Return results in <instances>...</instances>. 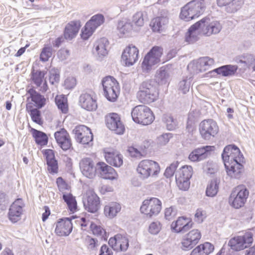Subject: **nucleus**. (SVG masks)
Returning a JSON list of instances; mask_svg holds the SVG:
<instances>
[{
    "instance_id": "nucleus-53",
    "label": "nucleus",
    "mask_w": 255,
    "mask_h": 255,
    "mask_svg": "<svg viewBox=\"0 0 255 255\" xmlns=\"http://www.w3.org/2000/svg\"><path fill=\"white\" fill-rule=\"evenodd\" d=\"M176 184L180 190L187 191L190 185V179L178 178V181L176 179Z\"/></svg>"
},
{
    "instance_id": "nucleus-2",
    "label": "nucleus",
    "mask_w": 255,
    "mask_h": 255,
    "mask_svg": "<svg viewBox=\"0 0 255 255\" xmlns=\"http://www.w3.org/2000/svg\"><path fill=\"white\" fill-rule=\"evenodd\" d=\"M159 95V91L154 81H145L141 83L137 93L139 101L144 104H149L156 101Z\"/></svg>"
},
{
    "instance_id": "nucleus-29",
    "label": "nucleus",
    "mask_w": 255,
    "mask_h": 255,
    "mask_svg": "<svg viewBox=\"0 0 255 255\" xmlns=\"http://www.w3.org/2000/svg\"><path fill=\"white\" fill-rule=\"evenodd\" d=\"M244 3V0H217L219 6H226L228 12L232 13L240 9Z\"/></svg>"
},
{
    "instance_id": "nucleus-1",
    "label": "nucleus",
    "mask_w": 255,
    "mask_h": 255,
    "mask_svg": "<svg viewBox=\"0 0 255 255\" xmlns=\"http://www.w3.org/2000/svg\"><path fill=\"white\" fill-rule=\"evenodd\" d=\"M222 156L227 174L232 178H239L243 170L241 163L244 161L240 149L235 145L226 146Z\"/></svg>"
},
{
    "instance_id": "nucleus-8",
    "label": "nucleus",
    "mask_w": 255,
    "mask_h": 255,
    "mask_svg": "<svg viewBox=\"0 0 255 255\" xmlns=\"http://www.w3.org/2000/svg\"><path fill=\"white\" fill-rule=\"evenodd\" d=\"M249 194L248 190L245 186H238L232 190L229 199V203L233 207L239 209L244 205Z\"/></svg>"
},
{
    "instance_id": "nucleus-57",
    "label": "nucleus",
    "mask_w": 255,
    "mask_h": 255,
    "mask_svg": "<svg viewBox=\"0 0 255 255\" xmlns=\"http://www.w3.org/2000/svg\"><path fill=\"white\" fill-rule=\"evenodd\" d=\"M128 150L130 155L132 157L141 158L143 156V151L141 149L135 147V146H129Z\"/></svg>"
},
{
    "instance_id": "nucleus-11",
    "label": "nucleus",
    "mask_w": 255,
    "mask_h": 255,
    "mask_svg": "<svg viewBox=\"0 0 255 255\" xmlns=\"http://www.w3.org/2000/svg\"><path fill=\"white\" fill-rule=\"evenodd\" d=\"M199 129L202 137L205 140H209L218 133L219 127L215 121L209 119L200 123Z\"/></svg>"
},
{
    "instance_id": "nucleus-41",
    "label": "nucleus",
    "mask_w": 255,
    "mask_h": 255,
    "mask_svg": "<svg viewBox=\"0 0 255 255\" xmlns=\"http://www.w3.org/2000/svg\"><path fill=\"white\" fill-rule=\"evenodd\" d=\"M32 134L38 144L44 145L47 143L48 137L45 133L34 129Z\"/></svg>"
},
{
    "instance_id": "nucleus-28",
    "label": "nucleus",
    "mask_w": 255,
    "mask_h": 255,
    "mask_svg": "<svg viewBox=\"0 0 255 255\" xmlns=\"http://www.w3.org/2000/svg\"><path fill=\"white\" fill-rule=\"evenodd\" d=\"M214 146H206L194 150L189 155V159L192 161H198L207 157L210 151L213 150Z\"/></svg>"
},
{
    "instance_id": "nucleus-4",
    "label": "nucleus",
    "mask_w": 255,
    "mask_h": 255,
    "mask_svg": "<svg viewBox=\"0 0 255 255\" xmlns=\"http://www.w3.org/2000/svg\"><path fill=\"white\" fill-rule=\"evenodd\" d=\"M133 121L138 124L144 126L151 124L154 116L151 110L145 105H138L133 108L131 112Z\"/></svg>"
},
{
    "instance_id": "nucleus-9",
    "label": "nucleus",
    "mask_w": 255,
    "mask_h": 255,
    "mask_svg": "<svg viewBox=\"0 0 255 255\" xmlns=\"http://www.w3.org/2000/svg\"><path fill=\"white\" fill-rule=\"evenodd\" d=\"M253 242V234L247 232L242 235L237 236L230 239L229 246L235 251H240L248 248Z\"/></svg>"
},
{
    "instance_id": "nucleus-61",
    "label": "nucleus",
    "mask_w": 255,
    "mask_h": 255,
    "mask_svg": "<svg viewBox=\"0 0 255 255\" xmlns=\"http://www.w3.org/2000/svg\"><path fill=\"white\" fill-rule=\"evenodd\" d=\"M76 85V80L74 77H69L66 78L64 81L65 88L71 89L73 88Z\"/></svg>"
},
{
    "instance_id": "nucleus-64",
    "label": "nucleus",
    "mask_w": 255,
    "mask_h": 255,
    "mask_svg": "<svg viewBox=\"0 0 255 255\" xmlns=\"http://www.w3.org/2000/svg\"><path fill=\"white\" fill-rule=\"evenodd\" d=\"M99 255H113L112 250L108 246L103 245L101 247Z\"/></svg>"
},
{
    "instance_id": "nucleus-45",
    "label": "nucleus",
    "mask_w": 255,
    "mask_h": 255,
    "mask_svg": "<svg viewBox=\"0 0 255 255\" xmlns=\"http://www.w3.org/2000/svg\"><path fill=\"white\" fill-rule=\"evenodd\" d=\"M53 48L51 45H45L42 48L40 55V59L41 61L46 62L52 56Z\"/></svg>"
},
{
    "instance_id": "nucleus-46",
    "label": "nucleus",
    "mask_w": 255,
    "mask_h": 255,
    "mask_svg": "<svg viewBox=\"0 0 255 255\" xmlns=\"http://www.w3.org/2000/svg\"><path fill=\"white\" fill-rule=\"evenodd\" d=\"M55 100L58 108L60 110L62 113L65 114L67 113L68 111L67 99L62 96H56Z\"/></svg>"
},
{
    "instance_id": "nucleus-58",
    "label": "nucleus",
    "mask_w": 255,
    "mask_h": 255,
    "mask_svg": "<svg viewBox=\"0 0 255 255\" xmlns=\"http://www.w3.org/2000/svg\"><path fill=\"white\" fill-rule=\"evenodd\" d=\"M161 228L159 222L156 221L151 223L149 227V232L153 235H156L159 233Z\"/></svg>"
},
{
    "instance_id": "nucleus-26",
    "label": "nucleus",
    "mask_w": 255,
    "mask_h": 255,
    "mask_svg": "<svg viewBox=\"0 0 255 255\" xmlns=\"http://www.w3.org/2000/svg\"><path fill=\"white\" fill-rule=\"evenodd\" d=\"M54 136L58 145L63 150L69 149L71 145L70 136L67 131L64 128L55 132Z\"/></svg>"
},
{
    "instance_id": "nucleus-5",
    "label": "nucleus",
    "mask_w": 255,
    "mask_h": 255,
    "mask_svg": "<svg viewBox=\"0 0 255 255\" xmlns=\"http://www.w3.org/2000/svg\"><path fill=\"white\" fill-rule=\"evenodd\" d=\"M163 54V48L160 46H155L145 56L142 63V68L144 72H148L153 66L158 64Z\"/></svg>"
},
{
    "instance_id": "nucleus-48",
    "label": "nucleus",
    "mask_w": 255,
    "mask_h": 255,
    "mask_svg": "<svg viewBox=\"0 0 255 255\" xmlns=\"http://www.w3.org/2000/svg\"><path fill=\"white\" fill-rule=\"evenodd\" d=\"M163 122L166 126L167 129L169 130H172L175 128V122L173 116L171 114H167L164 116Z\"/></svg>"
},
{
    "instance_id": "nucleus-13",
    "label": "nucleus",
    "mask_w": 255,
    "mask_h": 255,
    "mask_svg": "<svg viewBox=\"0 0 255 255\" xmlns=\"http://www.w3.org/2000/svg\"><path fill=\"white\" fill-rule=\"evenodd\" d=\"M104 16L102 14H97L93 16L85 25L84 29L82 31L81 37L84 40L88 39L92 35L96 29L103 23Z\"/></svg>"
},
{
    "instance_id": "nucleus-33",
    "label": "nucleus",
    "mask_w": 255,
    "mask_h": 255,
    "mask_svg": "<svg viewBox=\"0 0 255 255\" xmlns=\"http://www.w3.org/2000/svg\"><path fill=\"white\" fill-rule=\"evenodd\" d=\"M27 93L29 95L31 101L35 103L36 107L38 108H41L45 105L46 99L44 97L33 88H30L27 91Z\"/></svg>"
},
{
    "instance_id": "nucleus-19",
    "label": "nucleus",
    "mask_w": 255,
    "mask_h": 255,
    "mask_svg": "<svg viewBox=\"0 0 255 255\" xmlns=\"http://www.w3.org/2000/svg\"><path fill=\"white\" fill-rule=\"evenodd\" d=\"M109 42L106 38L98 39L94 44L93 53L97 59L102 61L108 54Z\"/></svg>"
},
{
    "instance_id": "nucleus-42",
    "label": "nucleus",
    "mask_w": 255,
    "mask_h": 255,
    "mask_svg": "<svg viewBox=\"0 0 255 255\" xmlns=\"http://www.w3.org/2000/svg\"><path fill=\"white\" fill-rule=\"evenodd\" d=\"M63 199L66 203L69 210L74 212L77 209V202L75 197L70 193L63 195Z\"/></svg>"
},
{
    "instance_id": "nucleus-38",
    "label": "nucleus",
    "mask_w": 255,
    "mask_h": 255,
    "mask_svg": "<svg viewBox=\"0 0 255 255\" xmlns=\"http://www.w3.org/2000/svg\"><path fill=\"white\" fill-rule=\"evenodd\" d=\"M117 29L121 34L124 35L129 33L133 27L129 20L123 19L119 21Z\"/></svg>"
},
{
    "instance_id": "nucleus-20",
    "label": "nucleus",
    "mask_w": 255,
    "mask_h": 255,
    "mask_svg": "<svg viewBox=\"0 0 255 255\" xmlns=\"http://www.w3.org/2000/svg\"><path fill=\"white\" fill-rule=\"evenodd\" d=\"M80 106L89 111H95L97 108L96 97L94 94L87 92L81 94L79 98Z\"/></svg>"
},
{
    "instance_id": "nucleus-18",
    "label": "nucleus",
    "mask_w": 255,
    "mask_h": 255,
    "mask_svg": "<svg viewBox=\"0 0 255 255\" xmlns=\"http://www.w3.org/2000/svg\"><path fill=\"white\" fill-rule=\"evenodd\" d=\"M138 55V49L133 45H129L123 52L122 62L127 66H131L137 61Z\"/></svg>"
},
{
    "instance_id": "nucleus-30",
    "label": "nucleus",
    "mask_w": 255,
    "mask_h": 255,
    "mask_svg": "<svg viewBox=\"0 0 255 255\" xmlns=\"http://www.w3.org/2000/svg\"><path fill=\"white\" fill-rule=\"evenodd\" d=\"M79 21H72L68 23L65 28L64 37L66 39L71 40L77 35L80 29Z\"/></svg>"
},
{
    "instance_id": "nucleus-7",
    "label": "nucleus",
    "mask_w": 255,
    "mask_h": 255,
    "mask_svg": "<svg viewBox=\"0 0 255 255\" xmlns=\"http://www.w3.org/2000/svg\"><path fill=\"white\" fill-rule=\"evenodd\" d=\"M136 170L139 177L145 179L150 176H157L160 172V167L155 161L143 160L139 163Z\"/></svg>"
},
{
    "instance_id": "nucleus-39",
    "label": "nucleus",
    "mask_w": 255,
    "mask_h": 255,
    "mask_svg": "<svg viewBox=\"0 0 255 255\" xmlns=\"http://www.w3.org/2000/svg\"><path fill=\"white\" fill-rule=\"evenodd\" d=\"M144 20L142 12H137L133 15L131 24L133 25L134 30H137L139 28L142 27L144 25Z\"/></svg>"
},
{
    "instance_id": "nucleus-32",
    "label": "nucleus",
    "mask_w": 255,
    "mask_h": 255,
    "mask_svg": "<svg viewBox=\"0 0 255 255\" xmlns=\"http://www.w3.org/2000/svg\"><path fill=\"white\" fill-rule=\"evenodd\" d=\"M202 34L200 31V25L198 22L192 25L188 30L186 36V40L189 43H193L198 39V35Z\"/></svg>"
},
{
    "instance_id": "nucleus-52",
    "label": "nucleus",
    "mask_w": 255,
    "mask_h": 255,
    "mask_svg": "<svg viewBox=\"0 0 255 255\" xmlns=\"http://www.w3.org/2000/svg\"><path fill=\"white\" fill-rule=\"evenodd\" d=\"M198 246L201 248V251L203 255H208L214 250V246L209 242H205Z\"/></svg>"
},
{
    "instance_id": "nucleus-21",
    "label": "nucleus",
    "mask_w": 255,
    "mask_h": 255,
    "mask_svg": "<svg viewBox=\"0 0 255 255\" xmlns=\"http://www.w3.org/2000/svg\"><path fill=\"white\" fill-rule=\"evenodd\" d=\"M24 206V202L21 198L17 199L10 205L9 209L8 217L12 222H17L21 219Z\"/></svg>"
},
{
    "instance_id": "nucleus-47",
    "label": "nucleus",
    "mask_w": 255,
    "mask_h": 255,
    "mask_svg": "<svg viewBox=\"0 0 255 255\" xmlns=\"http://www.w3.org/2000/svg\"><path fill=\"white\" fill-rule=\"evenodd\" d=\"M45 74V72L41 71H36L32 73V80L37 87H40L41 85Z\"/></svg>"
},
{
    "instance_id": "nucleus-35",
    "label": "nucleus",
    "mask_w": 255,
    "mask_h": 255,
    "mask_svg": "<svg viewBox=\"0 0 255 255\" xmlns=\"http://www.w3.org/2000/svg\"><path fill=\"white\" fill-rule=\"evenodd\" d=\"M169 74L167 67H161L157 70L155 80L158 84H165L169 80Z\"/></svg>"
},
{
    "instance_id": "nucleus-16",
    "label": "nucleus",
    "mask_w": 255,
    "mask_h": 255,
    "mask_svg": "<svg viewBox=\"0 0 255 255\" xmlns=\"http://www.w3.org/2000/svg\"><path fill=\"white\" fill-rule=\"evenodd\" d=\"M83 202L85 209L88 212L95 213L100 208V199L93 191L89 190L86 192Z\"/></svg>"
},
{
    "instance_id": "nucleus-44",
    "label": "nucleus",
    "mask_w": 255,
    "mask_h": 255,
    "mask_svg": "<svg viewBox=\"0 0 255 255\" xmlns=\"http://www.w3.org/2000/svg\"><path fill=\"white\" fill-rule=\"evenodd\" d=\"M192 175V168L190 166L184 165L179 169L178 178L190 179Z\"/></svg>"
},
{
    "instance_id": "nucleus-59",
    "label": "nucleus",
    "mask_w": 255,
    "mask_h": 255,
    "mask_svg": "<svg viewBox=\"0 0 255 255\" xmlns=\"http://www.w3.org/2000/svg\"><path fill=\"white\" fill-rule=\"evenodd\" d=\"M47 169L50 173L54 174L58 172V163L56 160L46 162Z\"/></svg>"
},
{
    "instance_id": "nucleus-6",
    "label": "nucleus",
    "mask_w": 255,
    "mask_h": 255,
    "mask_svg": "<svg viewBox=\"0 0 255 255\" xmlns=\"http://www.w3.org/2000/svg\"><path fill=\"white\" fill-rule=\"evenodd\" d=\"M102 85L104 95L107 100L115 102L120 94L119 85L117 80L113 77L107 76L103 78Z\"/></svg>"
},
{
    "instance_id": "nucleus-49",
    "label": "nucleus",
    "mask_w": 255,
    "mask_h": 255,
    "mask_svg": "<svg viewBox=\"0 0 255 255\" xmlns=\"http://www.w3.org/2000/svg\"><path fill=\"white\" fill-rule=\"evenodd\" d=\"M87 247L90 251H96L100 246V243L97 239L88 237L86 240Z\"/></svg>"
},
{
    "instance_id": "nucleus-31",
    "label": "nucleus",
    "mask_w": 255,
    "mask_h": 255,
    "mask_svg": "<svg viewBox=\"0 0 255 255\" xmlns=\"http://www.w3.org/2000/svg\"><path fill=\"white\" fill-rule=\"evenodd\" d=\"M193 226L190 219L180 217L176 220V233H185L189 231Z\"/></svg>"
},
{
    "instance_id": "nucleus-55",
    "label": "nucleus",
    "mask_w": 255,
    "mask_h": 255,
    "mask_svg": "<svg viewBox=\"0 0 255 255\" xmlns=\"http://www.w3.org/2000/svg\"><path fill=\"white\" fill-rule=\"evenodd\" d=\"M90 229L93 234L97 236L103 237L106 233L105 230L103 229L100 226L97 225V224L93 223H91Z\"/></svg>"
},
{
    "instance_id": "nucleus-10",
    "label": "nucleus",
    "mask_w": 255,
    "mask_h": 255,
    "mask_svg": "<svg viewBox=\"0 0 255 255\" xmlns=\"http://www.w3.org/2000/svg\"><path fill=\"white\" fill-rule=\"evenodd\" d=\"M161 204V202L158 199L150 198L143 201L140 210L142 213L151 217L157 215L160 213L162 208Z\"/></svg>"
},
{
    "instance_id": "nucleus-3",
    "label": "nucleus",
    "mask_w": 255,
    "mask_h": 255,
    "mask_svg": "<svg viewBox=\"0 0 255 255\" xmlns=\"http://www.w3.org/2000/svg\"><path fill=\"white\" fill-rule=\"evenodd\" d=\"M205 9L204 0H194L189 2L181 10L180 17L188 21L198 17Z\"/></svg>"
},
{
    "instance_id": "nucleus-43",
    "label": "nucleus",
    "mask_w": 255,
    "mask_h": 255,
    "mask_svg": "<svg viewBox=\"0 0 255 255\" xmlns=\"http://www.w3.org/2000/svg\"><path fill=\"white\" fill-rule=\"evenodd\" d=\"M218 184L216 180H212L207 185L206 194L207 196L214 197L218 192Z\"/></svg>"
},
{
    "instance_id": "nucleus-62",
    "label": "nucleus",
    "mask_w": 255,
    "mask_h": 255,
    "mask_svg": "<svg viewBox=\"0 0 255 255\" xmlns=\"http://www.w3.org/2000/svg\"><path fill=\"white\" fill-rule=\"evenodd\" d=\"M59 190L62 192L69 189V186L62 177H58L56 180Z\"/></svg>"
},
{
    "instance_id": "nucleus-36",
    "label": "nucleus",
    "mask_w": 255,
    "mask_h": 255,
    "mask_svg": "<svg viewBox=\"0 0 255 255\" xmlns=\"http://www.w3.org/2000/svg\"><path fill=\"white\" fill-rule=\"evenodd\" d=\"M168 19L165 17H157L153 18L150 24L152 30L154 32H160L167 23Z\"/></svg>"
},
{
    "instance_id": "nucleus-34",
    "label": "nucleus",
    "mask_w": 255,
    "mask_h": 255,
    "mask_svg": "<svg viewBox=\"0 0 255 255\" xmlns=\"http://www.w3.org/2000/svg\"><path fill=\"white\" fill-rule=\"evenodd\" d=\"M238 68L237 65H226L214 69V71L223 76L228 77L234 75Z\"/></svg>"
},
{
    "instance_id": "nucleus-63",
    "label": "nucleus",
    "mask_w": 255,
    "mask_h": 255,
    "mask_svg": "<svg viewBox=\"0 0 255 255\" xmlns=\"http://www.w3.org/2000/svg\"><path fill=\"white\" fill-rule=\"evenodd\" d=\"M205 215L204 211L201 209H197L195 214V221L199 223H202L205 217Z\"/></svg>"
},
{
    "instance_id": "nucleus-54",
    "label": "nucleus",
    "mask_w": 255,
    "mask_h": 255,
    "mask_svg": "<svg viewBox=\"0 0 255 255\" xmlns=\"http://www.w3.org/2000/svg\"><path fill=\"white\" fill-rule=\"evenodd\" d=\"M30 115L32 120L36 124L41 125L42 122L41 119L40 112L37 109H32L30 111Z\"/></svg>"
},
{
    "instance_id": "nucleus-51",
    "label": "nucleus",
    "mask_w": 255,
    "mask_h": 255,
    "mask_svg": "<svg viewBox=\"0 0 255 255\" xmlns=\"http://www.w3.org/2000/svg\"><path fill=\"white\" fill-rule=\"evenodd\" d=\"M60 80V75L58 69H52L49 71V82L52 85L58 83Z\"/></svg>"
},
{
    "instance_id": "nucleus-22",
    "label": "nucleus",
    "mask_w": 255,
    "mask_h": 255,
    "mask_svg": "<svg viewBox=\"0 0 255 255\" xmlns=\"http://www.w3.org/2000/svg\"><path fill=\"white\" fill-rule=\"evenodd\" d=\"M82 174L87 178H93L96 173V165L93 159L89 157L83 158L79 163Z\"/></svg>"
},
{
    "instance_id": "nucleus-37",
    "label": "nucleus",
    "mask_w": 255,
    "mask_h": 255,
    "mask_svg": "<svg viewBox=\"0 0 255 255\" xmlns=\"http://www.w3.org/2000/svg\"><path fill=\"white\" fill-rule=\"evenodd\" d=\"M121 210V206L119 203L111 202L105 206L104 213L107 217L110 218H113L117 215Z\"/></svg>"
},
{
    "instance_id": "nucleus-50",
    "label": "nucleus",
    "mask_w": 255,
    "mask_h": 255,
    "mask_svg": "<svg viewBox=\"0 0 255 255\" xmlns=\"http://www.w3.org/2000/svg\"><path fill=\"white\" fill-rule=\"evenodd\" d=\"M200 59L202 64V69L204 71L209 70L215 63L214 59L209 57H203Z\"/></svg>"
},
{
    "instance_id": "nucleus-12",
    "label": "nucleus",
    "mask_w": 255,
    "mask_h": 255,
    "mask_svg": "<svg viewBox=\"0 0 255 255\" xmlns=\"http://www.w3.org/2000/svg\"><path fill=\"white\" fill-rule=\"evenodd\" d=\"M199 22L202 34L207 36L219 33L222 28V24L217 20L209 21L207 19L203 18Z\"/></svg>"
},
{
    "instance_id": "nucleus-14",
    "label": "nucleus",
    "mask_w": 255,
    "mask_h": 255,
    "mask_svg": "<svg viewBox=\"0 0 255 255\" xmlns=\"http://www.w3.org/2000/svg\"><path fill=\"white\" fill-rule=\"evenodd\" d=\"M201 233L198 229H193L189 232L182 239V249L188 251L192 249L199 242L201 238Z\"/></svg>"
},
{
    "instance_id": "nucleus-23",
    "label": "nucleus",
    "mask_w": 255,
    "mask_h": 255,
    "mask_svg": "<svg viewBox=\"0 0 255 255\" xmlns=\"http://www.w3.org/2000/svg\"><path fill=\"white\" fill-rule=\"evenodd\" d=\"M104 156L107 162L114 166L120 167L123 163V156L113 148L104 149Z\"/></svg>"
},
{
    "instance_id": "nucleus-15",
    "label": "nucleus",
    "mask_w": 255,
    "mask_h": 255,
    "mask_svg": "<svg viewBox=\"0 0 255 255\" xmlns=\"http://www.w3.org/2000/svg\"><path fill=\"white\" fill-rule=\"evenodd\" d=\"M76 141L83 144H88L93 140V136L91 129L84 125L76 126L73 129Z\"/></svg>"
},
{
    "instance_id": "nucleus-17",
    "label": "nucleus",
    "mask_w": 255,
    "mask_h": 255,
    "mask_svg": "<svg viewBox=\"0 0 255 255\" xmlns=\"http://www.w3.org/2000/svg\"><path fill=\"white\" fill-rule=\"evenodd\" d=\"M107 127L118 134L124 133L125 127L120 120V118L116 113H111L106 117Z\"/></svg>"
},
{
    "instance_id": "nucleus-40",
    "label": "nucleus",
    "mask_w": 255,
    "mask_h": 255,
    "mask_svg": "<svg viewBox=\"0 0 255 255\" xmlns=\"http://www.w3.org/2000/svg\"><path fill=\"white\" fill-rule=\"evenodd\" d=\"M187 69L191 73L193 74H198L200 72H204L202 69V64L200 59L192 61L188 65Z\"/></svg>"
},
{
    "instance_id": "nucleus-56",
    "label": "nucleus",
    "mask_w": 255,
    "mask_h": 255,
    "mask_svg": "<svg viewBox=\"0 0 255 255\" xmlns=\"http://www.w3.org/2000/svg\"><path fill=\"white\" fill-rule=\"evenodd\" d=\"M239 62L245 64L248 67H250L255 63V57L251 54L244 55Z\"/></svg>"
},
{
    "instance_id": "nucleus-27",
    "label": "nucleus",
    "mask_w": 255,
    "mask_h": 255,
    "mask_svg": "<svg viewBox=\"0 0 255 255\" xmlns=\"http://www.w3.org/2000/svg\"><path fill=\"white\" fill-rule=\"evenodd\" d=\"M96 172H99L105 179L113 180L117 176L115 170L103 162H99L96 164Z\"/></svg>"
},
{
    "instance_id": "nucleus-60",
    "label": "nucleus",
    "mask_w": 255,
    "mask_h": 255,
    "mask_svg": "<svg viewBox=\"0 0 255 255\" xmlns=\"http://www.w3.org/2000/svg\"><path fill=\"white\" fill-rule=\"evenodd\" d=\"M165 218L168 221H172L175 217V211L174 207L167 208L165 210Z\"/></svg>"
},
{
    "instance_id": "nucleus-25",
    "label": "nucleus",
    "mask_w": 255,
    "mask_h": 255,
    "mask_svg": "<svg viewBox=\"0 0 255 255\" xmlns=\"http://www.w3.org/2000/svg\"><path fill=\"white\" fill-rule=\"evenodd\" d=\"M72 228L71 220L69 218L61 219L56 223L55 233L58 236H68Z\"/></svg>"
},
{
    "instance_id": "nucleus-24",
    "label": "nucleus",
    "mask_w": 255,
    "mask_h": 255,
    "mask_svg": "<svg viewBox=\"0 0 255 255\" xmlns=\"http://www.w3.org/2000/svg\"><path fill=\"white\" fill-rule=\"evenodd\" d=\"M109 245L117 251H126L128 247V238L121 234H117L109 241Z\"/></svg>"
}]
</instances>
